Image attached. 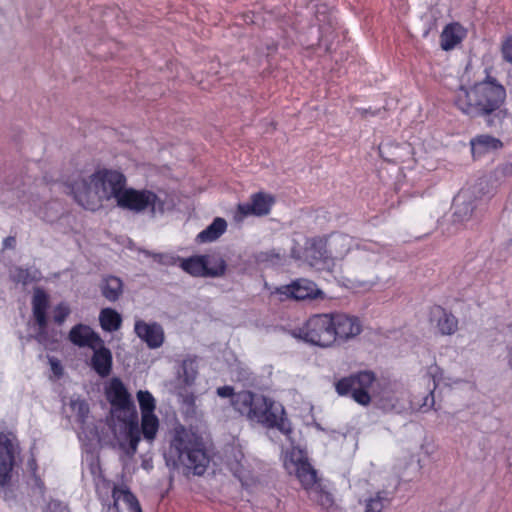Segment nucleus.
Masks as SVG:
<instances>
[{
    "instance_id": "nucleus-50",
    "label": "nucleus",
    "mask_w": 512,
    "mask_h": 512,
    "mask_svg": "<svg viewBox=\"0 0 512 512\" xmlns=\"http://www.w3.org/2000/svg\"><path fill=\"white\" fill-rule=\"evenodd\" d=\"M36 484L38 485L39 489H42V483H40L39 479H36Z\"/></svg>"
},
{
    "instance_id": "nucleus-16",
    "label": "nucleus",
    "mask_w": 512,
    "mask_h": 512,
    "mask_svg": "<svg viewBox=\"0 0 512 512\" xmlns=\"http://www.w3.org/2000/svg\"><path fill=\"white\" fill-rule=\"evenodd\" d=\"M272 204V198L263 194L257 193L252 196L250 203L239 204L235 219L237 221L249 215L263 216L269 213Z\"/></svg>"
},
{
    "instance_id": "nucleus-44",
    "label": "nucleus",
    "mask_w": 512,
    "mask_h": 512,
    "mask_svg": "<svg viewBox=\"0 0 512 512\" xmlns=\"http://www.w3.org/2000/svg\"><path fill=\"white\" fill-rule=\"evenodd\" d=\"M49 364L51 366V370L55 375L60 376L62 374V366L59 360H57L54 357H51L49 358Z\"/></svg>"
},
{
    "instance_id": "nucleus-25",
    "label": "nucleus",
    "mask_w": 512,
    "mask_h": 512,
    "mask_svg": "<svg viewBox=\"0 0 512 512\" xmlns=\"http://www.w3.org/2000/svg\"><path fill=\"white\" fill-rule=\"evenodd\" d=\"M27 205L38 218L45 222L52 223L58 218L59 210L54 202L42 203L38 197L31 195Z\"/></svg>"
},
{
    "instance_id": "nucleus-6",
    "label": "nucleus",
    "mask_w": 512,
    "mask_h": 512,
    "mask_svg": "<svg viewBox=\"0 0 512 512\" xmlns=\"http://www.w3.org/2000/svg\"><path fill=\"white\" fill-rule=\"evenodd\" d=\"M333 318L331 314H316L293 332L305 342L313 345L328 347L334 343Z\"/></svg>"
},
{
    "instance_id": "nucleus-11",
    "label": "nucleus",
    "mask_w": 512,
    "mask_h": 512,
    "mask_svg": "<svg viewBox=\"0 0 512 512\" xmlns=\"http://www.w3.org/2000/svg\"><path fill=\"white\" fill-rule=\"evenodd\" d=\"M275 292L286 298L295 300L317 299L323 297V292L308 279H298L289 285L276 288Z\"/></svg>"
},
{
    "instance_id": "nucleus-43",
    "label": "nucleus",
    "mask_w": 512,
    "mask_h": 512,
    "mask_svg": "<svg viewBox=\"0 0 512 512\" xmlns=\"http://www.w3.org/2000/svg\"><path fill=\"white\" fill-rule=\"evenodd\" d=\"M501 54L506 62L512 64V37H508L503 41Z\"/></svg>"
},
{
    "instance_id": "nucleus-2",
    "label": "nucleus",
    "mask_w": 512,
    "mask_h": 512,
    "mask_svg": "<svg viewBox=\"0 0 512 512\" xmlns=\"http://www.w3.org/2000/svg\"><path fill=\"white\" fill-rule=\"evenodd\" d=\"M505 98V88L492 79L469 87L460 85L452 96L455 107L471 118L493 115V118L487 120L488 126H494L502 120L504 113L500 107Z\"/></svg>"
},
{
    "instance_id": "nucleus-7",
    "label": "nucleus",
    "mask_w": 512,
    "mask_h": 512,
    "mask_svg": "<svg viewBox=\"0 0 512 512\" xmlns=\"http://www.w3.org/2000/svg\"><path fill=\"white\" fill-rule=\"evenodd\" d=\"M374 380L375 376L372 372L362 371L338 380L335 383V389L339 395H351L354 401L366 406L371 401L368 390Z\"/></svg>"
},
{
    "instance_id": "nucleus-12",
    "label": "nucleus",
    "mask_w": 512,
    "mask_h": 512,
    "mask_svg": "<svg viewBox=\"0 0 512 512\" xmlns=\"http://www.w3.org/2000/svg\"><path fill=\"white\" fill-rule=\"evenodd\" d=\"M442 376L443 371L438 365L433 364L427 368L423 379L426 383L428 394H426L421 401H417V398L415 397L411 401L412 409L426 412L434 406L435 400L433 393L437 386L440 384Z\"/></svg>"
},
{
    "instance_id": "nucleus-24",
    "label": "nucleus",
    "mask_w": 512,
    "mask_h": 512,
    "mask_svg": "<svg viewBox=\"0 0 512 512\" xmlns=\"http://www.w3.org/2000/svg\"><path fill=\"white\" fill-rule=\"evenodd\" d=\"M93 356L91 358L92 369L100 376L106 377L112 369V353L103 344L93 348Z\"/></svg>"
},
{
    "instance_id": "nucleus-27",
    "label": "nucleus",
    "mask_w": 512,
    "mask_h": 512,
    "mask_svg": "<svg viewBox=\"0 0 512 512\" xmlns=\"http://www.w3.org/2000/svg\"><path fill=\"white\" fill-rule=\"evenodd\" d=\"M466 35L465 29L458 23L447 25L441 34V47L451 50L459 44Z\"/></svg>"
},
{
    "instance_id": "nucleus-17",
    "label": "nucleus",
    "mask_w": 512,
    "mask_h": 512,
    "mask_svg": "<svg viewBox=\"0 0 512 512\" xmlns=\"http://www.w3.org/2000/svg\"><path fill=\"white\" fill-rule=\"evenodd\" d=\"M333 318L334 341L339 339H349L360 334L362 330L358 318L346 314H331Z\"/></svg>"
},
{
    "instance_id": "nucleus-19",
    "label": "nucleus",
    "mask_w": 512,
    "mask_h": 512,
    "mask_svg": "<svg viewBox=\"0 0 512 512\" xmlns=\"http://www.w3.org/2000/svg\"><path fill=\"white\" fill-rule=\"evenodd\" d=\"M476 208V202L469 190L460 191L454 199L453 218L455 222L464 223L470 220Z\"/></svg>"
},
{
    "instance_id": "nucleus-28",
    "label": "nucleus",
    "mask_w": 512,
    "mask_h": 512,
    "mask_svg": "<svg viewBox=\"0 0 512 512\" xmlns=\"http://www.w3.org/2000/svg\"><path fill=\"white\" fill-rule=\"evenodd\" d=\"M380 249V246L376 243L365 242L361 245H357L356 249L353 250V257L363 266L374 264L379 260Z\"/></svg>"
},
{
    "instance_id": "nucleus-40",
    "label": "nucleus",
    "mask_w": 512,
    "mask_h": 512,
    "mask_svg": "<svg viewBox=\"0 0 512 512\" xmlns=\"http://www.w3.org/2000/svg\"><path fill=\"white\" fill-rule=\"evenodd\" d=\"M69 406L76 417V420L82 425L85 424L89 414V406L87 402L79 397L71 398Z\"/></svg>"
},
{
    "instance_id": "nucleus-48",
    "label": "nucleus",
    "mask_w": 512,
    "mask_h": 512,
    "mask_svg": "<svg viewBox=\"0 0 512 512\" xmlns=\"http://www.w3.org/2000/svg\"><path fill=\"white\" fill-rule=\"evenodd\" d=\"M258 261H268V253H261L259 256H258Z\"/></svg>"
},
{
    "instance_id": "nucleus-9",
    "label": "nucleus",
    "mask_w": 512,
    "mask_h": 512,
    "mask_svg": "<svg viewBox=\"0 0 512 512\" xmlns=\"http://www.w3.org/2000/svg\"><path fill=\"white\" fill-rule=\"evenodd\" d=\"M283 462L287 472L295 474L303 487H311L316 471L309 464L307 455L302 449L292 447L285 453Z\"/></svg>"
},
{
    "instance_id": "nucleus-3",
    "label": "nucleus",
    "mask_w": 512,
    "mask_h": 512,
    "mask_svg": "<svg viewBox=\"0 0 512 512\" xmlns=\"http://www.w3.org/2000/svg\"><path fill=\"white\" fill-rule=\"evenodd\" d=\"M125 177L114 170H99L88 177L74 181L71 191L75 200L85 209L97 210L103 201L118 202L125 187Z\"/></svg>"
},
{
    "instance_id": "nucleus-53",
    "label": "nucleus",
    "mask_w": 512,
    "mask_h": 512,
    "mask_svg": "<svg viewBox=\"0 0 512 512\" xmlns=\"http://www.w3.org/2000/svg\"><path fill=\"white\" fill-rule=\"evenodd\" d=\"M384 147H380V152L383 153L384 152Z\"/></svg>"
},
{
    "instance_id": "nucleus-26",
    "label": "nucleus",
    "mask_w": 512,
    "mask_h": 512,
    "mask_svg": "<svg viewBox=\"0 0 512 512\" xmlns=\"http://www.w3.org/2000/svg\"><path fill=\"white\" fill-rule=\"evenodd\" d=\"M303 488L308 492L309 498L320 505L326 512H339L331 494L321 489L317 482V476H315L314 483L311 487Z\"/></svg>"
},
{
    "instance_id": "nucleus-15",
    "label": "nucleus",
    "mask_w": 512,
    "mask_h": 512,
    "mask_svg": "<svg viewBox=\"0 0 512 512\" xmlns=\"http://www.w3.org/2000/svg\"><path fill=\"white\" fill-rule=\"evenodd\" d=\"M136 335L151 349H156L164 343L165 335L162 326L156 322L136 320L134 325Z\"/></svg>"
},
{
    "instance_id": "nucleus-30",
    "label": "nucleus",
    "mask_w": 512,
    "mask_h": 512,
    "mask_svg": "<svg viewBox=\"0 0 512 512\" xmlns=\"http://www.w3.org/2000/svg\"><path fill=\"white\" fill-rule=\"evenodd\" d=\"M227 229V223L223 218L217 217L213 222L197 235L200 243H208L217 240Z\"/></svg>"
},
{
    "instance_id": "nucleus-35",
    "label": "nucleus",
    "mask_w": 512,
    "mask_h": 512,
    "mask_svg": "<svg viewBox=\"0 0 512 512\" xmlns=\"http://www.w3.org/2000/svg\"><path fill=\"white\" fill-rule=\"evenodd\" d=\"M11 278L14 282L27 285L36 282L40 279L41 274L35 268H22L15 267L10 272Z\"/></svg>"
},
{
    "instance_id": "nucleus-52",
    "label": "nucleus",
    "mask_w": 512,
    "mask_h": 512,
    "mask_svg": "<svg viewBox=\"0 0 512 512\" xmlns=\"http://www.w3.org/2000/svg\"><path fill=\"white\" fill-rule=\"evenodd\" d=\"M273 256H274L273 254H270V255L268 254V259H269L268 261H271L272 263H274V261L272 259H270V257H273Z\"/></svg>"
},
{
    "instance_id": "nucleus-20",
    "label": "nucleus",
    "mask_w": 512,
    "mask_h": 512,
    "mask_svg": "<svg viewBox=\"0 0 512 512\" xmlns=\"http://www.w3.org/2000/svg\"><path fill=\"white\" fill-rule=\"evenodd\" d=\"M70 341L79 347H89L91 349L103 344V340L89 326L78 324L74 326L69 333Z\"/></svg>"
},
{
    "instance_id": "nucleus-18",
    "label": "nucleus",
    "mask_w": 512,
    "mask_h": 512,
    "mask_svg": "<svg viewBox=\"0 0 512 512\" xmlns=\"http://www.w3.org/2000/svg\"><path fill=\"white\" fill-rule=\"evenodd\" d=\"M329 257H331L335 264L338 260H342L355 246L352 237L346 234L335 233L324 240Z\"/></svg>"
},
{
    "instance_id": "nucleus-51",
    "label": "nucleus",
    "mask_w": 512,
    "mask_h": 512,
    "mask_svg": "<svg viewBox=\"0 0 512 512\" xmlns=\"http://www.w3.org/2000/svg\"><path fill=\"white\" fill-rule=\"evenodd\" d=\"M90 434H91V437L92 438H95L97 436V433L96 432H93V431H90Z\"/></svg>"
},
{
    "instance_id": "nucleus-14",
    "label": "nucleus",
    "mask_w": 512,
    "mask_h": 512,
    "mask_svg": "<svg viewBox=\"0 0 512 512\" xmlns=\"http://www.w3.org/2000/svg\"><path fill=\"white\" fill-rule=\"evenodd\" d=\"M32 306H33V316L34 319L38 325V332L35 336L36 340L43 344H48V338L46 334V328H47V317H46V310L48 307V297L46 293L41 289H36L34 291L33 299H32Z\"/></svg>"
},
{
    "instance_id": "nucleus-23",
    "label": "nucleus",
    "mask_w": 512,
    "mask_h": 512,
    "mask_svg": "<svg viewBox=\"0 0 512 512\" xmlns=\"http://www.w3.org/2000/svg\"><path fill=\"white\" fill-rule=\"evenodd\" d=\"M431 321L436 323L438 331L442 335H452L458 329L457 318L440 306L432 308Z\"/></svg>"
},
{
    "instance_id": "nucleus-36",
    "label": "nucleus",
    "mask_w": 512,
    "mask_h": 512,
    "mask_svg": "<svg viewBox=\"0 0 512 512\" xmlns=\"http://www.w3.org/2000/svg\"><path fill=\"white\" fill-rule=\"evenodd\" d=\"M197 377V364L194 359L188 358L182 362L178 371V379L185 385L191 386L194 384Z\"/></svg>"
},
{
    "instance_id": "nucleus-46",
    "label": "nucleus",
    "mask_w": 512,
    "mask_h": 512,
    "mask_svg": "<svg viewBox=\"0 0 512 512\" xmlns=\"http://www.w3.org/2000/svg\"><path fill=\"white\" fill-rule=\"evenodd\" d=\"M180 259L179 257H174V256H171V255H161L160 256V259H159V262L163 263V264H167V265H170V264H176V262H179Z\"/></svg>"
},
{
    "instance_id": "nucleus-32",
    "label": "nucleus",
    "mask_w": 512,
    "mask_h": 512,
    "mask_svg": "<svg viewBox=\"0 0 512 512\" xmlns=\"http://www.w3.org/2000/svg\"><path fill=\"white\" fill-rule=\"evenodd\" d=\"M179 260L180 267L188 274L195 277H205V256L196 255L189 258H181Z\"/></svg>"
},
{
    "instance_id": "nucleus-38",
    "label": "nucleus",
    "mask_w": 512,
    "mask_h": 512,
    "mask_svg": "<svg viewBox=\"0 0 512 512\" xmlns=\"http://www.w3.org/2000/svg\"><path fill=\"white\" fill-rule=\"evenodd\" d=\"M390 501V493L379 491L375 495L365 499L364 512H381Z\"/></svg>"
},
{
    "instance_id": "nucleus-34",
    "label": "nucleus",
    "mask_w": 512,
    "mask_h": 512,
    "mask_svg": "<svg viewBox=\"0 0 512 512\" xmlns=\"http://www.w3.org/2000/svg\"><path fill=\"white\" fill-rule=\"evenodd\" d=\"M159 430V419L155 413L141 415V431L146 441L152 442Z\"/></svg>"
},
{
    "instance_id": "nucleus-21",
    "label": "nucleus",
    "mask_w": 512,
    "mask_h": 512,
    "mask_svg": "<svg viewBox=\"0 0 512 512\" xmlns=\"http://www.w3.org/2000/svg\"><path fill=\"white\" fill-rule=\"evenodd\" d=\"M471 151L474 158H480L500 150L503 143L500 139L489 134H481L471 139Z\"/></svg>"
},
{
    "instance_id": "nucleus-4",
    "label": "nucleus",
    "mask_w": 512,
    "mask_h": 512,
    "mask_svg": "<svg viewBox=\"0 0 512 512\" xmlns=\"http://www.w3.org/2000/svg\"><path fill=\"white\" fill-rule=\"evenodd\" d=\"M106 396L113 414L122 412L128 419L115 429V437L120 448L129 456L136 453L140 441V429L135 405L127 388L119 378H112L106 386Z\"/></svg>"
},
{
    "instance_id": "nucleus-39",
    "label": "nucleus",
    "mask_w": 512,
    "mask_h": 512,
    "mask_svg": "<svg viewBox=\"0 0 512 512\" xmlns=\"http://www.w3.org/2000/svg\"><path fill=\"white\" fill-rule=\"evenodd\" d=\"M141 415L155 413L156 399L147 390H139L136 394Z\"/></svg>"
},
{
    "instance_id": "nucleus-33",
    "label": "nucleus",
    "mask_w": 512,
    "mask_h": 512,
    "mask_svg": "<svg viewBox=\"0 0 512 512\" xmlns=\"http://www.w3.org/2000/svg\"><path fill=\"white\" fill-rule=\"evenodd\" d=\"M205 256V277H221L226 272V262L223 258L214 255Z\"/></svg>"
},
{
    "instance_id": "nucleus-31",
    "label": "nucleus",
    "mask_w": 512,
    "mask_h": 512,
    "mask_svg": "<svg viewBox=\"0 0 512 512\" xmlns=\"http://www.w3.org/2000/svg\"><path fill=\"white\" fill-rule=\"evenodd\" d=\"M101 328L106 332L117 331L122 325L121 315L112 308H104L99 313Z\"/></svg>"
},
{
    "instance_id": "nucleus-8",
    "label": "nucleus",
    "mask_w": 512,
    "mask_h": 512,
    "mask_svg": "<svg viewBox=\"0 0 512 512\" xmlns=\"http://www.w3.org/2000/svg\"><path fill=\"white\" fill-rule=\"evenodd\" d=\"M118 206L135 212L148 210L152 215L163 212V202L147 190L123 189Z\"/></svg>"
},
{
    "instance_id": "nucleus-5",
    "label": "nucleus",
    "mask_w": 512,
    "mask_h": 512,
    "mask_svg": "<svg viewBox=\"0 0 512 512\" xmlns=\"http://www.w3.org/2000/svg\"><path fill=\"white\" fill-rule=\"evenodd\" d=\"M167 461L175 467L183 466L196 475H202L210 460L199 437L180 426L173 432Z\"/></svg>"
},
{
    "instance_id": "nucleus-1",
    "label": "nucleus",
    "mask_w": 512,
    "mask_h": 512,
    "mask_svg": "<svg viewBox=\"0 0 512 512\" xmlns=\"http://www.w3.org/2000/svg\"><path fill=\"white\" fill-rule=\"evenodd\" d=\"M216 393L221 398L230 399L234 410L249 421L268 428H277L290 439L292 429L281 403L250 391L235 393L234 388L228 385L217 388Z\"/></svg>"
},
{
    "instance_id": "nucleus-42",
    "label": "nucleus",
    "mask_w": 512,
    "mask_h": 512,
    "mask_svg": "<svg viewBox=\"0 0 512 512\" xmlns=\"http://www.w3.org/2000/svg\"><path fill=\"white\" fill-rule=\"evenodd\" d=\"M244 459V455L241 451H237L234 455V460L229 461V467L230 470L233 472V474L238 477L239 479H242L243 477V464L242 460Z\"/></svg>"
},
{
    "instance_id": "nucleus-10",
    "label": "nucleus",
    "mask_w": 512,
    "mask_h": 512,
    "mask_svg": "<svg viewBox=\"0 0 512 512\" xmlns=\"http://www.w3.org/2000/svg\"><path fill=\"white\" fill-rule=\"evenodd\" d=\"M305 261L318 271L333 272L335 262L329 257L324 239H311L305 248Z\"/></svg>"
},
{
    "instance_id": "nucleus-49",
    "label": "nucleus",
    "mask_w": 512,
    "mask_h": 512,
    "mask_svg": "<svg viewBox=\"0 0 512 512\" xmlns=\"http://www.w3.org/2000/svg\"><path fill=\"white\" fill-rule=\"evenodd\" d=\"M372 285H373L372 282H363V283H361V286L364 287L365 289L370 288Z\"/></svg>"
},
{
    "instance_id": "nucleus-47",
    "label": "nucleus",
    "mask_w": 512,
    "mask_h": 512,
    "mask_svg": "<svg viewBox=\"0 0 512 512\" xmlns=\"http://www.w3.org/2000/svg\"><path fill=\"white\" fill-rule=\"evenodd\" d=\"M15 243H16V240L14 237H7L3 241V246H4V248L12 249V248H14Z\"/></svg>"
},
{
    "instance_id": "nucleus-29",
    "label": "nucleus",
    "mask_w": 512,
    "mask_h": 512,
    "mask_svg": "<svg viewBox=\"0 0 512 512\" xmlns=\"http://www.w3.org/2000/svg\"><path fill=\"white\" fill-rule=\"evenodd\" d=\"M102 295L110 302H115L123 293V282L116 276H105L100 284Z\"/></svg>"
},
{
    "instance_id": "nucleus-13",
    "label": "nucleus",
    "mask_w": 512,
    "mask_h": 512,
    "mask_svg": "<svg viewBox=\"0 0 512 512\" xmlns=\"http://www.w3.org/2000/svg\"><path fill=\"white\" fill-rule=\"evenodd\" d=\"M16 453L15 439L10 434L0 432V486H4L10 478Z\"/></svg>"
},
{
    "instance_id": "nucleus-22",
    "label": "nucleus",
    "mask_w": 512,
    "mask_h": 512,
    "mask_svg": "<svg viewBox=\"0 0 512 512\" xmlns=\"http://www.w3.org/2000/svg\"><path fill=\"white\" fill-rule=\"evenodd\" d=\"M113 509L116 512H142L136 497L125 487L113 489Z\"/></svg>"
},
{
    "instance_id": "nucleus-41",
    "label": "nucleus",
    "mask_w": 512,
    "mask_h": 512,
    "mask_svg": "<svg viewBox=\"0 0 512 512\" xmlns=\"http://www.w3.org/2000/svg\"><path fill=\"white\" fill-rule=\"evenodd\" d=\"M69 314L70 307L65 302L58 304L53 309V319L59 325H61L65 321Z\"/></svg>"
},
{
    "instance_id": "nucleus-45",
    "label": "nucleus",
    "mask_w": 512,
    "mask_h": 512,
    "mask_svg": "<svg viewBox=\"0 0 512 512\" xmlns=\"http://www.w3.org/2000/svg\"><path fill=\"white\" fill-rule=\"evenodd\" d=\"M46 512H68L67 508L59 502H51Z\"/></svg>"
},
{
    "instance_id": "nucleus-37",
    "label": "nucleus",
    "mask_w": 512,
    "mask_h": 512,
    "mask_svg": "<svg viewBox=\"0 0 512 512\" xmlns=\"http://www.w3.org/2000/svg\"><path fill=\"white\" fill-rule=\"evenodd\" d=\"M403 396L404 392L398 386L394 388L390 387L382 391L380 401L385 409H398L401 408L399 400L403 398Z\"/></svg>"
}]
</instances>
